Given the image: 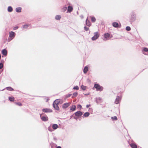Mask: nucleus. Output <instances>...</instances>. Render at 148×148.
I'll list each match as a JSON object with an SVG mask.
<instances>
[{"instance_id":"nucleus-22","label":"nucleus","mask_w":148,"mask_h":148,"mask_svg":"<svg viewBox=\"0 0 148 148\" xmlns=\"http://www.w3.org/2000/svg\"><path fill=\"white\" fill-rule=\"evenodd\" d=\"M81 88L82 89L84 90H85L86 89V86H85L83 85H82L81 86Z\"/></svg>"},{"instance_id":"nucleus-44","label":"nucleus","mask_w":148,"mask_h":148,"mask_svg":"<svg viewBox=\"0 0 148 148\" xmlns=\"http://www.w3.org/2000/svg\"><path fill=\"white\" fill-rule=\"evenodd\" d=\"M48 130H49L50 131H51V130H50L49 129V128H48Z\"/></svg>"},{"instance_id":"nucleus-17","label":"nucleus","mask_w":148,"mask_h":148,"mask_svg":"<svg viewBox=\"0 0 148 148\" xmlns=\"http://www.w3.org/2000/svg\"><path fill=\"white\" fill-rule=\"evenodd\" d=\"M73 10V8L71 6H69L68 7L67 11L69 12H71Z\"/></svg>"},{"instance_id":"nucleus-14","label":"nucleus","mask_w":148,"mask_h":148,"mask_svg":"<svg viewBox=\"0 0 148 148\" xmlns=\"http://www.w3.org/2000/svg\"><path fill=\"white\" fill-rule=\"evenodd\" d=\"M58 127V125L56 124H53L52 125V128L54 130L57 129Z\"/></svg>"},{"instance_id":"nucleus-26","label":"nucleus","mask_w":148,"mask_h":148,"mask_svg":"<svg viewBox=\"0 0 148 148\" xmlns=\"http://www.w3.org/2000/svg\"><path fill=\"white\" fill-rule=\"evenodd\" d=\"M6 89L7 90H10V91H12L13 90V89L11 87H7Z\"/></svg>"},{"instance_id":"nucleus-19","label":"nucleus","mask_w":148,"mask_h":148,"mask_svg":"<svg viewBox=\"0 0 148 148\" xmlns=\"http://www.w3.org/2000/svg\"><path fill=\"white\" fill-rule=\"evenodd\" d=\"M113 25L115 27H117L119 25L118 23L116 22H114L113 23Z\"/></svg>"},{"instance_id":"nucleus-23","label":"nucleus","mask_w":148,"mask_h":148,"mask_svg":"<svg viewBox=\"0 0 148 148\" xmlns=\"http://www.w3.org/2000/svg\"><path fill=\"white\" fill-rule=\"evenodd\" d=\"M86 24L87 26H90V21L88 20V19H87L86 20Z\"/></svg>"},{"instance_id":"nucleus-27","label":"nucleus","mask_w":148,"mask_h":148,"mask_svg":"<svg viewBox=\"0 0 148 148\" xmlns=\"http://www.w3.org/2000/svg\"><path fill=\"white\" fill-rule=\"evenodd\" d=\"M111 119L113 120H116L117 119V117L116 116L112 117Z\"/></svg>"},{"instance_id":"nucleus-33","label":"nucleus","mask_w":148,"mask_h":148,"mask_svg":"<svg viewBox=\"0 0 148 148\" xmlns=\"http://www.w3.org/2000/svg\"><path fill=\"white\" fill-rule=\"evenodd\" d=\"M15 103L16 104L19 106H21L22 105L21 103L20 102H18V103L15 102Z\"/></svg>"},{"instance_id":"nucleus-6","label":"nucleus","mask_w":148,"mask_h":148,"mask_svg":"<svg viewBox=\"0 0 148 148\" xmlns=\"http://www.w3.org/2000/svg\"><path fill=\"white\" fill-rule=\"evenodd\" d=\"M40 116L42 120L44 121H46L48 120V118L46 116H42V114H40Z\"/></svg>"},{"instance_id":"nucleus-31","label":"nucleus","mask_w":148,"mask_h":148,"mask_svg":"<svg viewBox=\"0 0 148 148\" xmlns=\"http://www.w3.org/2000/svg\"><path fill=\"white\" fill-rule=\"evenodd\" d=\"M96 20L95 18L94 17H92L91 18V21L92 22H95Z\"/></svg>"},{"instance_id":"nucleus-11","label":"nucleus","mask_w":148,"mask_h":148,"mask_svg":"<svg viewBox=\"0 0 148 148\" xmlns=\"http://www.w3.org/2000/svg\"><path fill=\"white\" fill-rule=\"evenodd\" d=\"M2 53L3 55L6 56L7 54V51L5 49H4L2 51Z\"/></svg>"},{"instance_id":"nucleus-1","label":"nucleus","mask_w":148,"mask_h":148,"mask_svg":"<svg viewBox=\"0 0 148 148\" xmlns=\"http://www.w3.org/2000/svg\"><path fill=\"white\" fill-rule=\"evenodd\" d=\"M104 38L103 39V40H107L110 39L111 37L110 36V34L108 33H107L104 34Z\"/></svg>"},{"instance_id":"nucleus-18","label":"nucleus","mask_w":148,"mask_h":148,"mask_svg":"<svg viewBox=\"0 0 148 148\" xmlns=\"http://www.w3.org/2000/svg\"><path fill=\"white\" fill-rule=\"evenodd\" d=\"M119 97H117L115 101V102L116 104H118L119 103Z\"/></svg>"},{"instance_id":"nucleus-12","label":"nucleus","mask_w":148,"mask_h":148,"mask_svg":"<svg viewBox=\"0 0 148 148\" xmlns=\"http://www.w3.org/2000/svg\"><path fill=\"white\" fill-rule=\"evenodd\" d=\"M130 146L132 148H137V145L134 143H132L130 144Z\"/></svg>"},{"instance_id":"nucleus-15","label":"nucleus","mask_w":148,"mask_h":148,"mask_svg":"<svg viewBox=\"0 0 148 148\" xmlns=\"http://www.w3.org/2000/svg\"><path fill=\"white\" fill-rule=\"evenodd\" d=\"M16 11L17 12H21V7H18L16 8Z\"/></svg>"},{"instance_id":"nucleus-41","label":"nucleus","mask_w":148,"mask_h":148,"mask_svg":"<svg viewBox=\"0 0 148 148\" xmlns=\"http://www.w3.org/2000/svg\"><path fill=\"white\" fill-rule=\"evenodd\" d=\"M89 95V93H87V94H85V95Z\"/></svg>"},{"instance_id":"nucleus-25","label":"nucleus","mask_w":148,"mask_h":148,"mask_svg":"<svg viewBox=\"0 0 148 148\" xmlns=\"http://www.w3.org/2000/svg\"><path fill=\"white\" fill-rule=\"evenodd\" d=\"M29 26V25L26 24L23 26V28L24 29H25L28 27Z\"/></svg>"},{"instance_id":"nucleus-24","label":"nucleus","mask_w":148,"mask_h":148,"mask_svg":"<svg viewBox=\"0 0 148 148\" xmlns=\"http://www.w3.org/2000/svg\"><path fill=\"white\" fill-rule=\"evenodd\" d=\"M90 114L89 112H86L84 113V116L86 117H87L89 116Z\"/></svg>"},{"instance_id":"nucleus-16","label":"nucleus","mask_w":148,"mask_h":148,"mask_svg":"<svg viewBox=\"0 0 148 148\" xmlns=\"http://www.w3.org/2000/svg\"><path fill=\"white\" fill-rule=\"evenodd\" d=\"M88 70V68L87 66H85L84 69V73H87Z\"/></svg>"},{"instance_id":"nucleus-21","label":"nucleus","mask_w":148,"mask_h":148,"mask_svg":"<svg viewBox=\"0 0 148 148\" xmlns=\"http://www.w3.org/2000/svg\"><path fill=\"white\" fill-rule=\"evenodd\" d=\"M8 10L9 12H11L12 10V8L11 6H9L8 8Z\"/></svg>"},{"instance_id":"nucleus-37","label":"nucleus","mask_w":148,"mask_h":148,"mask_svg":"<svg viewBox=\"0 0 148 148\" xmlns=\"http://www.w3.org/2000/svg\"><path fill=\"white\" fill-rule=\"evenodd\" d=\"M84 29L85 30H86V31L88 30V28L86 27H84Z\"/></svg>"},{"instance_id":"nucleus-5","label":"nucleus","mask_w":148,"mask_h":148,"mask_svg":"<svg viewBox=\"0 0 148 148\" xmlns=\"http://www.w3.org/2000/svg\"><path fill=\"white\" fill-rule=\"evenodd\" d=\"M70 103H66L62 105V108H65L68 107L70 105Z\"/></svg>"},{"instance_id":"nucleus-36","label":"nucleus","mask_w":148,"mask_h":148,"mask_svg":"<svg viewBox=\"0 0 148 148\" xmlns=\"http://www.w3.org/2000/svg\"><path fill=\"white\" fill-rule=\"evenodd\" d=\"M66 9H67L66 7H64L63 8L62 10H63V11H65L66 10Z\"/></svg>"},{"instance_id":"nucleus-10","label":"nucleus","mask_w":148,"mask_h":148,"mask_svg":"<svg viewBox=\"0 0 148 148\" xmlns=\"http://www.w3.org/2000/svg\"><path fill=\"white\" fill-rule=\"evenodd\" d=\"M76 108V106L75 105H73L71 107L70 110L73 111H74L75 110Z\"/></svg>"},{"instance_id":"nucleus-7","label":"nucleus","mask_w":148,"mask_h":148,"mask_svg":"<svg viewBox=\"0 0 148 148\" xmlns=\"http://www.w3.org/2000/svg\"><path fill=\"white\" fill-rule=\"evenodd\" d=\"M42 111L45 112H52V110L48 108H45L42 109Z\"/></svg>"},{"instance_id":"nucleus-4","label":"nucleus","mask_w":148,"mask_h":148,"mask_svg":"<svg viewBox=\"0 0 148 148\" xmlns=\"http://www.w3.org/2000/svg\"><path fill=\"white\" fill-rule=\"evenodd\" d=\"M94 87L97 90L101 91L103 89L102 87H101L99 84H95L94 85Z\"/></svg>"},{"instance_id":"nucleus-13","label":"nucleus","mask_w":148,"mask_h":148,"mask_svg":"<svg viewBox=\"0 0 148 148\" xmlns=\"http://www.w3.org/2000/svg\"><path fill=\"white\" fill-rule=\"evenodd\" d=\"M60 99H56L54 101L53 103L58 105L59 103L60 102Z\"/></svg>"},{"instance_id":"nucleus-28","label":"nucleus","mask_w":148,"mask_h":148,"mask_svg":"<svg viewBox=\"0 0 148 148\" xmlns=\"http://www.w3.org/2000/svg\"><path fill=\"white\" fill-rule=\"evenodd\" d=\"M9 99L11 101H14V99L13 97H9Z\"/></svg>"},{"instance_id":"nucleus-38","label":"nucleus","mask_w":148,"mask_h":148,"mask_svg":"<svg viewBox=\"0 0 148 148\" xmlns=\"http://www.w3.org/2000/svg\"><path fill=\"white\" fill-rule=\"evenodd\" d=\"M77 95V92L74 93L73 94V95L75 97H76Z\"/></svg>"},{"instance_id":"nucleus-2","label":"nucleus","mask_w":148,"mask_h":148,"mask_svg":"<svg viewBox=\"0 0 148 148\" xmlns=\"http://www.w3.org/2000/svg\"><path fill=\"white\" fill-rule=\"evenodd\" d=\"M15 34L13 32H11L9 33V37L10 38H12L11 39H8V41H9L11 40H12L15 36Z\"/></svg>"},{"instance_id":"nucleus-39","label":"nucleus","mask_w":148,"mask_h":148,"mask_svg":"<svg viewBox=\"0 0 148 148\" xmlns=\"http://www.w3.org/2000/svg\"><path fill=\"white\" fill-rule=\"evenodd\" d=\"M18 28V27H16L13 28V29L14 30H16Z\"/></svg>"},{"instance_id":"nucleus-40","label":"nucleus","mask_w":148,"mask_h":148,"mask_svg":"<svg viewBox=\"0 0 148 148\" xmlns=\"http://www.w3.org/2000/svg\"><path fill=\"white\" fill-rule=\"evenodd\" d=\"M90 106V105H86V107L87 108H88Z\"/></svg>"},{"instance_id":"nucleus-34","label":"nucleus","mask_w":148,"mask_h":148,"mask_svg":"<svg viewBox=\"0 0 148 148\" xmlns=\"http://www.w3.org/2000/svg\"><path fill=\"white\" fill-rule=\"evenodd\" d=\"M77 108L80 109L82 108V106L81 105H78L77 106Z\"/></svg>"},{"instance_id":"nucleus-35","label":"nucleus","mask_w":148,"mask_h":148,"mask_svg":"<svg viewBox=\"0 0 148 148\" xmlns=\"http://www.w3.org/2000/svg\"><path fill=\"white\" fill-rule=\"evenodd\" d=\"M143 50L145 51H148V49L147 48H144L143 49Z\"/></svg>"},{"instance_id":"nucleus-9","label":"nucleus","mask_w":148,"mask_h":148,"mask_svg":"<svg viewBox=\"0 0 148 148\" xmlns=\"http://www.w3.org/2000/svg\"><path fill=\"white\" fill-rule=\"evenodd\" d=\"M82 114V112L80 111H78L75 113V115L77 116H80Z\"/></svg>"},{"instance_id":"nucleus-29","label":"nucleus","mask_w":148,"mask_h":148,"mask_svg":"<svg viewBox=\"0 0 148 148\" xmlns=\"http://www.w3.org/2000/svg\"><path fill=\"white\" fill-rule=\"evenodd\" d=\"M126 29L127 31H129L130 30L131 28L130 27L127 26L126 27Z\"/></svg>"},{"instance_id":"nucleus-42","label":"nucleus","mask_w":148,"mask_h":148,"mask_svg":"<svg viewBox=\"0 0 148 148\" xmlns=\"http://www.w3.org/2000/svg\"><path fill=\"white\" fill-rule=\"evenodd\" d=\"M57 148H61V147L60 146H58L57 147Z\"/></svg>"},{"instance_id":"nucleus-3","label":"nucleus","mask_w":148,"mask_h":148,"mask_svg":"<svg viewBox=\"0 0 148 148\" xmlns=\"http://www.w3.org/2000/svg\"><path fill=\"white\" fill-rule=\"evenodd\" d=\"M99 36V34L98 32L95 33L94 36L92 38V40H95L98 38Z\"/></svg>"},{"instance_id":"nucleus-30","label":"nucleus","mask_w":148,"mask_h":148,"mask_svg":"<svg viewBox=\"0 0 148 148\" xmlns=\"http://www.w3.org/2000/svg\"><path fill=\"white\" fill-rule=\"evenodd\" d=\"M73 89H74L78 90L79 89V87L77 86H76L73 88Z\"/></svg>"},{"instance_id":"nucleus-20","label":"nucleus","mask_w":148,"mask_h":148,"mask_svg":"<svg viewBox=\"0 0 148 148\" xmlns=\"http://www.w3.org/2000/svg\"><path fill=\"white\" fill-rule=\"evenodd\" d=\"M61 17L60 15H56L55 16V18L57 20H59L61 18Z\"/></svg>"},{"instance_id":"nucleus-43","label":"nucleus","mask_w":148,"mask_h":148,"mask_svg":"<svg viewBox=\"0 0 148 148\" xmlns=\"http://www.w3.org/2000/svg\"><path fill=\"white\" fill-rule=\"evenodd\" d=\"M71 94L69 95L67 97H69L71 96Z\"/></svg>"},{"instance_id":"nucleus-8","label":"nucleus","mask_w":148,"mask_h":148,"mask_svg":"<svg viewBox=\"0 0 148 148\" xmlns=\"http://www.w3.org/2000/svg\"><path fill=\"white\" fill-rule=\"evenodd\" d=\"M53 106L54 108L56 110H59V108L58 106V105L55 104V103L53 104Z\"/></svg>"},{"instance_id":"nucleus-32","label":"nucleus","mask_w":148,"mask_h":148,"mask_svg":"<svg viewBox=\"0 0 148 148\" xmlns=\"http://www.w3.org/2000/svg\"><path fill=\"white\" fill-rule=\"evenodd\" d=\"M3 67V64L2 63H0V69H1Z\"/></svg>"}]
</instances>
